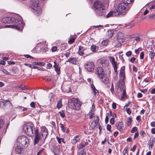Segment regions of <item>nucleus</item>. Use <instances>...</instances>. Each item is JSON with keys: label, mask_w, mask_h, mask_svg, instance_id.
I'll use <instances>...</instances> for the list:
<instances>
[{"label": "nucleus", "mask_w": 155, "mask_h": 155, "mask_svg": "<svg viewBox=\"0 0 155 155\" xmlns=\"http://www.w3.org/2000/svg\"><path fill=\"white\" fill-rule=\"evenodd\" d=\"M54 67L55 68V71L58 74H59L60 71V68L58 66V65L57 64L56 62H54Z\"/></svg>", "instance_id": "a878e982"}, {"label": "nucleus", "mask_w": 155, "mask_h": 155, "mask_svg": "<svg viewBox=\"0 0 155 155\" xmlns=\"http://www.w3.org/2000/svg\"><path fill=\"white\" fill-rule=\"evenodd\" d=\"M116 12L111 11L106 16L107 18H109L116 15Z\"/></svg>", "instance_id": "c85d7f7f"}, {"label": "nucleus", "mask_w": 155, "mask_h": 155, "mask_svg": "<svg viewBox=\"0 0 155 155\" xmlns=\"http://www.w3.org/2000/svg\"><path fill=\"white\" fill-rule=\"evenodd\" d=\"M5 122L2 119L0 120V134H5L6 132V130L8 127L7 125L6 126L4 125Z\"/></svg>", "instance_id": "9b49d317"}, {"label": "nucleus", "mask_w": 155, "mask_h": 155, "mask_svg": "<svg viewBox=\"0 0 155 155\" xmlns=\"http://www.w3.org/2000/svg\"><path fill=\"white\" fill-rule=\"evenodd\" d=\"M110 91L113 93L114 91V85L113 83L112 84L111 88L110 89Z\"/></svg>", "instance_id": "0e129e2a"}, {"label": "nucleus", "mask_w": 155, "mask_h": 155, "mask_svg": "<svg viewBox=\"0 0 155 155\" xmlns=\"http://www.w3.org/2000/svg\"><path fill=\"white\" fill-rule=\"evenodd\" d=\"M155 143V138H153L152 139H150L148 142V145L149 146V149L151 150L152 149L154 143Z\"/></svg>", "instance_id": "4be33fe9"}, {"label": "nucleus", "mask_w": 155, "mask_h": 155, "mask_svg": "<svg viewBox=\"0 0 155 155\" xmlns=\"http://www.w3.org/2000/svg\"><path fill=\"white\" fill-rule=\"evenodd\" d=\"M114 31L112 30H109L107 31V35L108 38H111L113 35Z\"/></svg>", "instance_id": "c756f323"}, {"label": "nucleus", "mask_w": 155, "mask_h": 155, "mask_svg": "<svg viewBox=\"0 0 155 155\" xmlns=\"http://www.w3.org/2000/svg\"><path fill=\"white\" fill-rule=\"evenodd\" d=\"M4 107H6L12 108V104L8 100H0V107L3 108Z\"/></svg>", "instance_id": "6e6552de"}, {"label": "nucleus", "mask_w": 155, "mask_h": 155, "mask_svg": "<svg viewBox=\"0 0 155 155\" xmlns=\"http://www.w3.org/2000/svg\"><path fill=\"white\" fill-rule=\"evenodd\" d=\"M86 48L84 47L81 46H80L78 49V53L80 55H83V53Z\"/></svg>", "instance_id": "393cba45"}, {"label": "nucleus", "mask_w": 155, "mask_h": 155, "mask_svg": "<svg viewBox=\"0 0 155 155\" xmlns=\"http://www.w3.org/2000/svg\"><path fill=\"white\" fill-rule=\"evenodd\" d=\"M87 70L89 72L93 71L94 69V63L92 62H88L84 65Z\"/></svg>", "instance_id": "f8f14e48"}, {"label": "nucleus", "mask_w": 155, "mask_h": 155, "mask_svg": "<svg viewBox=\"0 0 155 155\" xmlns=\"http://www.w3.org/2000/svg\"><path fill=\"white\" fill-rule=\"evenodd\" d=\"M80 139L79 135L75 136L71 140V143L73 144H75L80 140Z\"/></svg>", "instance_id": "b1692460"}, {"label": "nucleus", "mask_w": 155, "mask_h": 155, "mask_svg": "<svg viewBox=\"0 0 155 155\" xmlns=\"http://www.w3.org/2000/svg\"><path fill=\"white\" fill-rule=\"evenodd\" d=\"M2 71L4 73L6 74L7 75H9L10 74V73L5 69H3Z\"/></svg>", "instance_id": "338daca9"}, {"label": "nucleus", "mask_w": 155, "mask_h": 155, "mask_svg": "<svg viewBox=\"0 0 155 155\" xmlns=\"http://www.w3.org/2000/svg\"><path fill=\"white\" fill-rule=\"evenodd\" d=\"M33 65H41V66H44L45 64V63L44 62H34L33 63Z\"/></svg>", "instance_id": "e433bc0d"}, {"label": "nucleus", "mask_w": 155, "mask_h": 155, "mask_svg": "<svg viewBox=\"0 0 155 155\" xmlns=\"http://www.w3.org/2000/svg\"><path fill=\"white\" fill-rule=\"evenodd\" d=\"M34 52L36 53L42 52L44 53L45 51L44 47L40 48L39 47H36L33 50Z\"/></svg>", "instance_id": "aec40b11"}, {"label": "nucleus", "mask_w": 155, "mask_h": 155, "mask_svg": "<svg viewBox=\"0 0 155 155\" xmlns=\"http://www.w3.org/2000/svg\"><path fill=\"white\" fill-rule=\"evenodd\" d=\"M123 123L122 122H117L115 124V126L117 129L120 132H122L123 130Z\"/></svg>", "instance_id": "6ab92c4d"}, {"label": "nucleus", "mask_w": 155, "mask_h": 155, "mask_svg": "<svg viewBox=\"0 0 155 155\" xmlns=\"http://www.w3.org/2000/svg\"><path fill=\"white\" fill-rule=\"evenodd\" d=\"M125 110L127 112V113L128 114L130 115L131 114V111L130 110L129 108H126L125 109Z\"/></svg>", "instance_id": "603ef678"}, {"label": "nucleus", "mask_w": 155, "mask_h": 155, "mask_svg": "<svg viewBox=\"0 0 155 155\" xmlns=\"http://www.w3.org/2000/svg\"><path fill=\"white\" fill-rule=\"evenodd\" d=\"M86 153L83 150L81 151L79 153V155H86Z\"/></svg>", "instance_id": "69168bd1"}, {"label": "nucleus", "mask_w": 155, "mask_h": 155, "mask_svg": "<svg viewBox=\"0 0 155 155\" xmlns=\"http://www.w3.org/2000/svg\"><path fill=\"white\" fill-rule=\"evenodd\" d=\"M94 8H95L96 15L97 16H105V7L102 2L97 1L94 4Z\"/></svg>", "instance_id": "20e7f679"}, {"label": "nucleus", "mask_w": 155, "mask_h": 155, "mask_svg": "<svg viewBox=\"0 0 155 155\" xmlns=\"http://www.w3.org/2000/svg\"><path fill=\"white\" fill-rule=\"evenodd\" d=\"M23 131L26 135L30 137L33 136L34 134L36 135L38 129H35L31 122L27 123L24 125Z\"/></svg>", "instance_id": "f03ea898"}, {"label": "nucleus", "mask_w": 155, "mask_h": 155, "mask_svg": "<svg viewBox=\"0 0 155 155\" xmlns=\"http://www.w3.org/2000/svg\"><path fill=\"white\" fill-rule=\"evenodd\" d=\"M95 119L92 122L91 124V127L92 129H94L96 126L99 122V117L97 116L95 117Z\"/></svg>", "instance_id": "412c9836"}, {"label": "nucleus", "mask_w": 155, "mask_h": 155, "mask_svg": "<svg viewBox=\"0 0 155 155\" xmlns=\"http://www.w3.org/2000/svg\"><path fill=\"white\" fill-rule=\"evenodd\" d=\"M17 142L20 146L24 148L27 147L29 144V138L25 135L19 137L17 139Z\"/></svg>", "instance_id": "423d86ee"}, {"label": "nucleus", "mask_w": 155, "mask_h": 155, "mask_svg": "<svg viewBox=\"0 0 155 155\" xmlns=\"http://www.w3.org/2000/svg\"><path fill=\"white\" fill-rule=\"evenodd\" d=\"M93 93L94 94V96H95L96 94L98 92V91L96 89H94L92 90Z\"/></svg>", "instance_id": "a18cd8bd"}, {"label": "nucleus", "mask_w": 155, "mask_h": 155, "mask_svg": "<svg viewBox=\"0 0 155 155\" xmlns=\"http://www.w3.org/2000/svg\"><path fill=\"white\" fill-rule=\"evenodd\" d=\"M144 53L143 51L140 54V58L141 59H143L144 58Z\"/></svg>", "instance_id": "bf43d9fd"}, {"label": "nucleus", "mask_w": 155, "mask_h": 155, "mask_svg": "<svg viewBox=\"0 0 155 155\" xmlns=\"http://www.w3.org/2000/svg\"><path fill=\"white\" fill-rule=\"evenodd\" d=\"M135 40L137 41H143L142 39L140 38V37H135Z\"/></svg>", "instance_id": "864d4df0"}, {"label": "nucleus", "mask_w": 155, "mask_h": 155, "mask_svg": "<svg viewBox=\"0 0 155 155\" xmlns=\"http://www.w3.org/2000/svg\"><path fill=\"white\" fill-rule=\"evenodd\" d=\"M62 101L61 100H60L58 102L57 104V107L59 109L62 106Z\"/></svg>", "instance_id": "4c0bfd02"}, {"label": "nucleus", "mask_w": 155, "mask_h": 155, "mask_svg": "<svg viewBox=\"0 0 155 155\" xmlns=\"http://www.w3.org/2000/svg\"><path fill=\"white\" fill-rule=\"evenodd\" d=\"M59 145L54 144L52 146L51 151L54 155H59L61 149Z\"/></svg>", "instance_id": "1a4fd4ad"}, {"label": "nucleus", "mask_w": 155, "mask_h": 155, "mask_svg": "<svg viewBox=\"0 0 155 155\" xmlns=\"http://www.w3.org/2000/svg\"><path fill=\"white\" fill-rule=\"evenodd\" d=\"M134 25V23H130L128 25V28L129 29L130 28L133 27Z\"/></svg>", "instance_id": "6e6d98bb"}, {"label": "nucleus", "mask_w": 155, "mask_h": 155, "mask_svg": "<svg viewBox=\"0 0 155 155\" xmlns=\"http://www.w3.org/2000/svg\"><path fill=\"white\" fill-rule=\"evenodd\" d=\"M114 118L112 117L111 118L110 120V123L112 125H113L114 124Z\"/></svg>", "instance_id": "680f3d73"}, {"label": "nucleus", "mask_w": 155, "mask_h": 155, "mask_svg": "<svg viewBox=\"0 0 155 155\" xmlns=\"http://www.w3.org/2000/svg\"><path fill=\"white\" fill-rule=\"evenodd\" d=\"M56 138L58 143L59 144H61L62 141V140H63V138H59L57 136L56 137Z\"/></svg>", "instance_id": "de8ad7c7"}, {"label": "nucleus", "mask_w": 155, "mask_h": 155, "mask_svg": "<svg viewBox=\"0 0 155 155\" xmlns=\"http://www.w3.org/2000/svg\"><path fill=\"white\" fill-rule=\"evenodd\" d=\"M100 64L104 68L107 67L109 65L108 61L105 59H102L100 61Z\"/></svg>", "instance_id": "a211bd4d"}, {"label": "nucleus", "mask_w": 155, "mask_h": 155, "mask_svg": "<svg viewBox=\"0 0 155 155\" xmlns=\"http://www.w3.org/2000/svg\"><path fill=\"white\" fill-rule=\"evenodd\" d=\"M32 12L37 15H40L41 13V10L39 6L36 8H35V9H33Z\"/></svg>", "instance_id": "5701e85b"}, {"label": "nucleus", "mask_w": 155, "mask_h": 155, "mask_svg": "<svg viewBox=\"0 0 155 155\" xmlns=\"http://www.w3.org/2000/svg\"><path fill=\"white\" fill-rule=\"evenodd\" d=\"M49 97H51L50 100H53L54 99V95L52 93H50L49 94Z\"/></svg>", "instance_id": "13d9d810"}, {"label": "nucleus", "mask_w": 155, "mask_h": 155, "mask_svg": "<svg viewBox=\"0 0 155 155\" xmlns=\"http://www.w3.org/2000/svg\"><path fill=\"white\" fill-rule=\"evenodd\" d=\"M119 76L120 78V80L117 82V84H124V79H125V73L119 74Z\"/></svg>", "instance_id": "dca6fc26"}, {"label": "nucleus", "mask_w": 155, "mask_h": 155, "mask_svg": "<svg viewBox=\"0 0 155 155\" xmlns=\"http://www.w3.org/2000/svg\"><path fill=\"white\" fill-rule=\"evenodd\" d=\"M125 66H123L121 67L120 68V74L124 73H125Z\"/></svg>", "instance_id": "a19ab883"}, {"label": "nucleus", "mask_w": 155, "mask_h": 155, "mask_svg": "<svg viewBox=\"0 0 155 155\" xmlns=\"http://www.w3.org/2000/svg\"><path fill=\"white\" fill-rule=\"evenodd\" d=\"M137 129L138 128L137 127H133L131 131V132L132 133H134L135 132L137 131Z\"/></svg>", "instance_id": "49530a36"}, {"label": "nucleus", "mask_w": 155, "mask_h": 155, "mask_svg": "<svg viewBox=\"0 0 155 155\" xmlns=\"http://www.w3.org/2000/svg\"><path fill=\"white\" fill-rule=\"evenodd\" d=\"M113 67V68L114 69V71L116 73L117 72V63L116 62L114 64H112Z\"/></svg>", "instance_id": "c9c22d12"}, {"label": "nucleus", "mask_w": 155, "mask_h": 155, "mask_svg": "<svg viewBox=\"0 0 155 155\" xmlns=\"http://www.w3.org/2000/svg\"><path fill=\"white\" fill-rule=\"evenodd\" d=\"M31 1L30 7L32 10L35 9V8L38 7V4L39 2L38 0H31Z\"/></svg>", "instance_id": "2eb2a0df"}, {"label": "nucleus", "mask_w": 155, "mask_h": 155, "mask_svg": "<svg viewBox=\"0 0 155 155\" xmlns=\"http://www.w3.org/2000/svg\"><path fill=\"white\" fill-rule=\"evenodd\" d=\"M89 51L90 50L89 48H86L84 51V52L83 53V55H84V56H86L89 55V54H90Z\"/></svg>", "instance_id": "473e14b6"}, {"label": "nucleus", "mask_w": 155, "mask_h": 155, "mask_svg": "<svg viewBox=\"0 0 155 155\" xmlns=\"http://www.w3.org/2000/svg\"><path fill=\"white\" fill-rule=\"evenodd\" d=\"M82 104L78 98H71L68 101V106L71 109L78 110L80 109Z\"/></svg>", "instance_id": "39448f33"}, {"label": "nucleus", "mask_w": 155, "mask_h": 155, "mask_svg": "<svg viewBox=\"0 0 155 155\" xmlns=\"http://www.w3.org/2000/svg\"><path fill=\"white\" fill-rule=\"evenodd\" d=\"M25 65H27L29 67L31 68H37L36 67V66H32L31 64H25Z\"/></svg>", "instance_id": "5fc2aeb1"}, {"label": "nucleus", "mask_w": 155, "mask_h": 155, "mask_svg": "<svg viewBox=\"0 0 155 155\" xmlns=\"http://www.w3.org/2000/svg\"><path fill=\"white\" fill-rule=\"evenodd\" d=\"M2 22L3 23H15L14 25H6L5 27V28H14L19 31L22 30L24 25L22 21L19 20L14 17H9L3 18L2 20Z\"/></svg>", "instance_id": "f257e3e1"}, {"label": "nucleus", "mask_w": 155, "mask_h": 155, "mask_svg": "<svg viewBox=\"0 0 155 155\" xmlns=\"http://www.w3.org/2000/svg\"><path fill=\"white\" fill-rule=\"evenodd\" d=\"M48 134V130L45 127H43L41 128V130L40 133L39 132L38 130L35 137V144L38 143L40 140H44L46 138Z\"/></svg>", "instance_id": "7ed1b4c3"}, {"label": "nucleus", "mask_w": 155, "mask_h": 155, "mask_svg": "<svg viewBox=\"0 0 155 155\" xmlns=\"http://www.w3.org/2000/svg\"><path fill=\"white\" fill-rule=\"evenodd\" d=\"M30 106L31 107L34 108L35 107V103L34 102H32L30 103Z\"/></svg>", "instance_id": "e2e57ef3"}, {"label": "nucleus", "mask_w": 155, "mask_h": 155, "mask_svg": "<svg viewBox=\"0 0 155 155\" xmlns=\"http://www.w3.org/2000/svg\"><path fill=\"white\" fill-rule=\"evenodd\" d=\"M109 60L111 64H114V63L116 62L115 61V58L113 57H110L109 58Z\"/></svg>", "instance_id": "79ce46f5"}, {"label": "nucleus", "mask_w": 155, "mask_h": 155, "mask_svg": "<svg viewBox=\"0 0 155 155\" xmlns=\"http://www.w3.org/2000/svg\"><path fill=\"white\" fill-rule=\"evenodd\" d=\"M117 91L118 92L122 91V94L121 96V98L124 99L126 97V93L125 90V87L124 84H117Z\"/></svg>", "instance_id": "9d476101"}, {"label": "nucleus", "mask_w": 155, "mask_h": 155, "mask_svg": "<svg viewBox=\"0 0 155 155\" xmlns=\"http://www.w3.org/2000/svg\"><path fill=\"white\" fill-rule=\"evenodd\" d=\"M96 71L99 78H102L105 75L104 69L101 67H97Z\"/></svg>", "instance_id": "ddd939ff"}, {"label": "nucleus", "mask_w": 155, "mask_h": 155, "mask_svg": "<svg viewBox=\"0 0 155 155\" xmlns=\"http://www.w3.org/2000/svg\"><path fill=\"white\" fill-rule=\"evenodd\" d=\"M57 50V47L56 46H54L52 48L51 51L52 52H54L56 51Z\"/></svg>", "instance_id": "774afa93"}, {"label": "nucleus", "mask_w": 155, "mask_h": 155, "mask_svg": "<svg viewBox=\"0 0 155 155\" xmlns=\"http://www.w3.org/2000/svg\"><path fill=\"white\" fill-rule=\"evenodd\" d=\"M100 78L101 79L102 81L104 83H107L108 81V78L106 75H104L102 78Z\"/></svg>", "instance_id": "2f4dec72"}, {"label": "nucleus", "mask_w": 155, "mask_h": 155, "mask_svg": "<svg viewBox=\"0 0 155 155\" xmlns=\"http://www.w3.org/2000/svg\"><path fill=\"white\" fill-rule=\"evenodd\" d=\"M134 1V0H123V2L128 5H131V4Z\"/></svg>", "instance_id": "f704fd0d"}, {"label": "nucleus", "mask_w": 155, "mask_h": 155, "mask_svg": "<svg viewBox=\"0 0 155 155\" xmlns=\"http://www.w3.org/2000/svg\"><path fill=\"white\" fill-rule=\"evenodd\" d=\"M96 71L99 78H102L105 75L104 69L101 67H97Z\"/></svg>", "instance_id": "4468645a"}, {"label": "nucleus", "mask_w": 155, "mask_h": 155, "mask_svg": "<svg viewBox=\"0 0 155 155\" xmlns=\"http://www.w3.org/2000/svg\"><path fill=\"white\" fill-rule=\"evenodd\" d=\"M107 129L108 131H111V126L109 124H108L107 126Z\"/></svg>", "instance_id": "052dcab7"}, {"label": "nucleus", "mask_w": 155, "mask_h": 155, "mask_svg": "<svg viewBox=\"0 0 155 155\" xmlns=\"http://www.w3.org/2000/svg\"><path fill=\"white\" fill-rule=\"evenodd\" d=\"M88 142H86L84 144L83 143H81L79 145V146L80 147V148H82L88 145Z\"/></svg>", "instance_id": "ea45409f"}, {"label": "nucleus", "mask_w": 155, "mask_h": 155, "mask_svg": "<svg viewBox=\"0 0 155 155\" xmlns=\"http://www.w3.org/2000/svg\"><path fill=\"white\" fill-rule=\"evenodd\" d=\"M75 38H71L69 39L68 41V43L70 44H71L73 43L75 41Z\"/></svg>", "instance_id": "c03bdc74"}, {"label": "nucleus", "mask_w": 155, "mask_h": 155, "mask_svg": "<svg viewBox=\"0 0 155 155\" xmlns=\"http://www.w3.org/2000/svg\"><path fill=\"white\" fill-rule=\"evenodd\" d=\"M124 37V34L120 32H119L117 34V39H121Z\"/></svg>", "instance_id": "7c9ffc66"}, {"label": "nucleus", "mask_w": 155, "mask_h": 155, "mask_svg": "<svg viewBox=\"0 0 155 155\" xmlns=\"http://www.w3.org/2000/svg\"><path fill=\"white\" fill-rule=\"evenodd\" d=\"M132 118L129 117L128 118V120H127V126H130L131 124Z\"/></svg>", "instance_id": "58836bf2"}, {"label": "nucleus", "mask_w": 155, "mask_h": 155, "mask_svg": "<svg viewBox=\"0 0 155 155\" xmlns=\"http://www.w3.org/2000/svg\"><path fill=\"white\" fill-rule=\"evenodd\" d=\"M150 50L151 51H150L149 55L151 60H152L154 57L155 52H154L153 50H152V49L151 48H150Z\"/></svg>", "instance_id": "cd10ccee"}, {"label": "nucleus", "mask_w": 155, "mask_h": 155, "mask_svg": "<svg viewBox=\"0 0 155 155\" xmlns=\"http://www.w3.org/2000/svg\"><path fill=\"white\" fill-rule=\"evenodd\" d=\"M98 48V46H96L95 45H92L91 46V50L92 51L95 52L96 51V49Z\"/></svg>", "instance_id": "72a5a7b5"}, {"label": "nucleus", "mask_w": 155, "mask_h": 155, "mask_svg": "<svg viewBox=\"0 0 155 155\" xmlns=\"http://www.w3.org/2000/svg\"><path fill=\"white\" fill-rule=\"evenodd\" d=\"M132 51H129L127 52L126 53V55L127 57L130 56L132 54Z\"/></svg>", "instance_id": "4d7b16f0"}, {"label": "nucleus", "mask_w": 155, "mask_h": 155, "mask_svg": "<svg viewBox=\"0 0 155 155\" xmlns=\"http://www.w3.org/2000/svg\"><path fill=\"white\" fill-rule=\"evenodd\" d=\"M60 125L61 130L63 132H65L66 130V127L64 126L63 124L61 123L60 124Z\"/></svg>", "instance_id": "37998d69"}, {"label": "nucleus", "mask_w": 155, "mask_h": 155, "mask_svg": "<svg viewBox=\"0 0 155 155\" xmlns=\"http://www.w3.org/2000/svg\"><path fill=\"white\" fill-rule=\"evenodd\" d=\"M108 41L107 40H105L103 41L101 43L102 45L106 46L108 44Z\"/></svg>", "instance_id": "8fccbe9b"}, {"label": "nucleus", "mask_w": 155, "mask_h": 155, "mask_svg": "<svg viewBox=\"0 0 155 155\" xmlns=\"http://www.w3.org/2000/svg\"><path fill=\"white\" fill-rule=\"evenodd\" d=\"M24 147L20 146L19 144L16 146L15 148V152L17 154H21L22 153L23 149Z\"/></svg>", "instance_id": "f3484780"}, {"label": "nucleus", "mask_w": 155, "mask_h": 155, "mask_svg": "<svg viewBox=\"0 0 155 155\" xmlns=\"http://www.w3.org/2000/svg\"><path fill=\"white\" fill-rule=\"evenodd\" d=\"M59 113L60 114V116L62 118H64L65 116V114L64 112L63 111H61L59 112Z\"/></svg>", "instance_id": "3c124183"}, {"label": "nucleus", "mask_w": 155, "mask_h": 155, "mask_svg": "<svg viewBox=\"0 0 155 155\" xmlns=\"http://www.w3.org/2000/svg\"><path fill=\"white\" fill-rule=\"evenodd\" d=\"M109 116V114H107L105 118V122L106 123H107L108 122Z\"/></svg>", "instance_id": "09e8293b"}, {"label": "nucleus", "mask_w": 155, "mask_h": 155, "mask_svg": "<svg viewBox=\"0 0 155 155\" xmlns=\"http://www.w3.org/2000/svg\"><path fill=\"white\" fill-rule=\"evenodd\" d=\"M70 63L72 64H77L78 62V59L76 58H70Z\"/></svg>", "instance_id": "bb28decb"}, {"label": "nucleus", "mask_w": 155, "mask_h": 155, "mask_svg": "<svg viewBox=\"0 0 155 155\" xmlns=\"http://www.w3.org/2000/svg\"><path fill=\"white\" fill-rule=\"evenodd\" d=\"M131 5H128L125 3L119 4L118 5L116 12L118 14L126 13L130 8Z\"/></svg>", "instance_id": "0eeeda50"}]
</instances>
